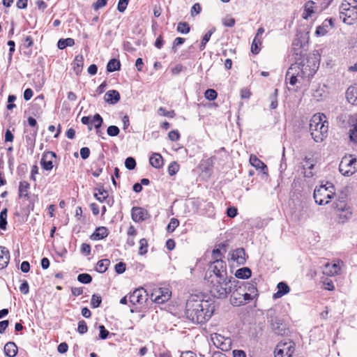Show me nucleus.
Here are the masks:
<instances>
[{
    "label": "nucleus",
    "instance_id": "f257e3e1",
    "mask_svg": "<svg viewBox=\"0 0 357 357\" xmlns=\"http://www.w3.org/2000/svg\"><path fill=\"white\" fill-rule=\"evenodd\" d=\"M215 311L214 302L192 295L185 305L186 317L193 323L202 324L208 321Z\"/></svg>",
    "mask_w": 357,
    "mask_h": 357
},
{
    "label": "nucleus",
    "instance_id": "f03ea898",
    "mask_svg": "<svg viewBox=\"0 0 357 357\" xmlns=\"http://www.w3.org/2000/svg\"><path fill=\"white\" fill-rule=\"evenodd\" d=\"M328 123L324 114L317 113L312 116L310 121V131L316 142H321L327 137Z\"/></svg>",
    "mask_w": 357,
    "mask_h": 357
},
{
    "label": "nucleus",
    "instance_id": "7ed1b4c3",
    "mask_svg": "<svg viewBox=\"0 0 357 357\" xmlns=\"http://www.w3.org/2000/svg\"><path fill=\"white\" fill-rule=\"evenodd\" d=\"M210 293L212 296L217 298H225L231 292V283L228 278L218 280V278H210Z\"/></svg>",
    "mask_w": 357,
    "mask_h": 357
},
{
    "label": "nucleus",
    "instance_id": "20e7f679",
    "mask_svg": "<svg viewBox=\"0 0 357 357\" xmlns=\"http://www.w3.org/2000/svg\"><path fill=\"white\" fill-rule=\"evenodd\" d=\"M340 17L351 24L357 19V0H344L340 6Z\"/></svg>",
    "mask_w": 357,
    "mask_h": 357
},
{
    "label": "nucleus",
    "instance_id": "39448f33",
    "mask_svg": "<svg viewBox=\"0 0 357 357\" xmlns=\"http://www.w3.org/2000/svg\"><path fill=\"white\" fill-rule=\"evenodd\" d=\"M334 194V186L331 183H327L324 185H321L318 188H315L314 191V198L315 202L319 205H325L329 203Z\"/></svg>",
    "mask_w": 357,
    "mask_h": 357
},
{
    "label": "nucleus",
    "instance_id": "423d86ee",
    "mask_svg": "<svg viewBox=\"0 0 357 357\" xmlns=\"http://www.w3.org/2000/svg\"><path fill=\"white\" fill-rule=\"evenodd\" d=\"M301 66L299 63L292 64L288 69L286 74V79H289L291 85H295L296 83L307 82L306 76H303L301 71Z\"/></svg>",
    "mask_w": 357,
    "mask_h": 357
},
{
    "label": "nucleus",
    "instance_id": "0eeeda50",
    "mask_svg": "<svg viewBox=\"0 0 357 357\" xmlns=\"http://www.w3.org/2000/svg\"><path fill=\"white\" fill-rule=\"evenodd\" d=\"M356 162V158L351 155L343 157L339 165L340 172L346 176L353 175L357 170Z\"/></svg>",
    "mask_w": 357,
    "mask_h": 357
},
{
    "label": "nucleus",
    "instance_id": "6e6552de",
    "mask_svg": "<svg viewBox=\"0 0 357 357\" xmlns=\"http://www.w3.org/2000/svg\"><path fill=\"white\" fill-rule=\"evenodd\" d=\"M295 351V344L290 340L280 342L275 349V357H291Z\"/></svg>",
    "mask_w": 357,
    "mask_h": 357
},
{
    "label": "nucleus",
    "instance_id": "1a4fd4ad",
    "mask_svg": "<svg viewBox=\"0 0 357 357\" xmlns=\"http://www.w3.org/2000/svg\"><path fill=\"white\" fill-rule=\"evenodd\" d=\"M245 288H242L240 285L233 291L230 301L234 306H241L251 301L250 294L245 291Z\"/></svg>",
    "mask_w": 357,
    "mask_h": 357
},
{
    "label": "nucleus",
    "instance_id": "9d476101",
    "mask_svg": "<svg viewBox=\"0 0 357 357\" xmlns=\"http://www.w3.org/2000/svg\"><path fill=\"white\" fill-rule=\"evenodd\" d=\"M209 271L213 273V275H210L209 278H218V280H224L227 277L226 263L223 260H216L212 262L209 266Z\"/></svg>",
    "mask_w": 357,
    "mask_h": 357
},
{
    "label": "nucleus",
    "instance_id": "9b49d317",
    "mask_svg": "<svg viewBox=\"0 0 357 357\" xmlns=\"http://www.w3.org/2000/svg\"><path fill=\"white\" fill-rule=\"evenodd\" d=\"M333 205L336 211L338 212L337 216L339 222L344 223L351 218L352 212L344 202L340 201L335 203Z\"/></svg>",
    "mask_w": 357,
    "mask_h": 357
},
{
    "label": "nucleus",
    "instance_id": "f8f14e48",
    "mask_svg": "<svg viewBox=\"0 0 357 357\" xmlns=\"http://www.w3.org/2000/svg\"><path fill=\"white\" fill-rule=\"evenodd\" d=\"M301 66V73L303 76H306L307 82H309L311 77L316 73L318 69V65L315 63L314 61L307 59L305 63H299Z\"/></svg>",
    "mask_w": 357,
    "mask_h": 357
},
{
    "label": "nucleus",
    "instance_id": "ddd939ff",
    "mask_svg": "<svg viewBox=\"0 0 357 357\" xmlns=\"http://www.w3.org/2000/svg\"><path fill=\"white\" fill-rule=\"evenodd\" d=\"M148 294L144 288L136 289L129 294V301L132 305L142 304L147 300Z\"/></svg>",
    "mask_w": 357,
    "mask_h": 357
},
{
    "label": "nucleus",
    "instance_id": "4468645a",
    "mask_svg": "<svg viewBox=\"0 0 357 357\" xmlns=\"http://www.w3.org/2000/svg\"><path fill=\"white\" fill-rule=\"evenodd\" d=\"M171 297V292L168 289L160 288L151 294V299L154 302L162 304L167 301Z\"/></svg>",
    "mask_w": 357,
    "mask_h": 357
},
{
    "label": "nucleus",
    "instance_id": "2eb2a0df",
    "mask_svg": "<svg viewBox=\"0 0 357 357\" xmlns=\"http://www.w3.org/2000/svg\"><path fill=\"white\" fill-rule=\"evenodd\" d=\"M56 155L54 152L46 151L43 153L40 165L43 169L50 171L53 168L52 160L56 158Z\"/></svg>",
    "mask_w": 357,
    "mask_h": 357
},
{
    "label": "nucleus",
    "instance_id": "dca6fc26",
    "mask_svg": "<svg viewBox=\"0 0 357 357\" xmlns=\"http://www.w3.org/2000/svg\"><path fill=\"white\" fill-rule=\"evenodd\" d=\"M132 219L135 222L145 220L148 218V212L141 207H133L131 210Z\"/></svg>",
    "mask_w": 357,
    "mask_h": 357
},
{
    "label": "nucleus",
    "instance_id": "f3484780",
    "mask_svg": "<svg viewBox=\"0 0 357 357\" xmlns=\"http://www.w3.org/2000/svg\"><path fill=\"white\" fill-rule=\"evenodd\" d=\"M231 259L240 265L246 261V254L243 248H237L231 253Z\"/></svg>",
    "mask_w": 357,
    "mask_h": 357
},
{
    "label": "nucleus",
    "instance_id": "a211bd4d",
    "mask_svg": "<svg viewBox=\"0 0 357 357\" xmlns=\"http://www.w3.org/2000/svg\"><path fill=\"white\" fill-rule=\"evenodd\" d=\"M269 322H270L271 328H272L273 331L275 332V333H276L278 335L283 334V333L284 331V328L283 327H282V322L281 319H280L275 317H271Z\"/></svg>",
    "mask_w": 357,
    "mask_h": 357
},
{
    "label": "nucleus",
    "instance_id": "6ab92c4d",
    "mask_svg": "<svg viewBox=\"0 0 357 357\" xmlns=\"http://www.w3.org/2000/svg\"><path fill=\"white\" fill-rule=\"evenodd\" d=\"M119 93L116 90L108 91L104 96L105 101L110 105H114L120 100Z\"/></svg>",
    "mask_w": 357,
    "mask_h": 357
},
{
    "label": "nucleus",
    "instance_id": "aec40b11",
    "mask_svg": "<svg viewBox=\"0 0 357 357\" xmlns=\"http://www.w3.org/2000/svg\"><path fill=\"white\" fill-rule=\"evenodd\" d=\"M347 101L352 105H357V84L350 86L346 91Z\"/></svg>",
    "mask_w": 357,
    "mask_h": 357
},
{
    "label": "nucleus",
    "instance_id": "412c9836",
    "mask_svg": "<svg viewBox=\"0 0 357 357\" xmlns=\"http://www.w3.org/2000/svg\"><path fill=\"white\" fill-rule=\"evenodd\" d=\"M10 261L9 250L3 246H0V269L6 268Z\"/></svg>",
    "mask_w": 357,
    "mask_h": 357
},
{
    "label": "nucleus",
    "instance_id": "4be33fe9",
    "mask_svg": "<svg viewBox=\"0 0 357 357\" xmlns=\"http://www.w3.org/2000/svg\"><path fill=\"white\" fill-rule=\"evenodd\" d=\"M109 234L108 230L105 227H99L96 228L95 231L90 236L92 241H98L103 239Z\"/></svg>",
    "mask_w": 357,
    "mask_h": 357
},
{
    "label": "nucleus",
    "instance_id": "5701e85b",
    "mask_svg": "<svg viewBox=\"0 0 357 357\" xmlns=\"http://www.w3.org/2000/svg\"><path fill=\"white\" fill-rule=\"evenodd\" d=\"M324 274L329 276H333L340 273V266L337 264H326L323 271Z\"/></svg>",
    "mask_w": 357,
    "mask_h": 357
},
{
    "label": "nucleus",
    "instance_id": "b1692460",
    "mask_svg": "<svg viewBox=\"0 0 357 357\" xmlns=\"http://www.w3.org/2000/svg\"><path fill=\"white\" fill-rule=\"evenodd\" d=\"M242 288H245V291L248 294H250L251 300H254L258 295L257 289L255 284L250 283L248 282H243L240 285Z\"/></svg>",
    "mask_w": 357,
    "mask_h": 357
},
{
    "label": "nucleus",
    "instance_id": "393cba45",
    "mask_svg": "<svg viewBox=\"0 0 357 357\" xmlns=\"http://www.w3.org/2000/svg\"><path fill=\"white\" fill-rule=\"evenodd\" d=\"M150 164L156 169H160L163 165V158L160 153H154L149 158Z\"/></svg>",
    "mask_w": 357,
    "mask_h": 357
},
{
    "label": "nucleus",
    "instance_id": "a878e982",
    "mask_svg": "<svg viewBox=\"0 0 357 357\" xmlns=\"http://www.w3.org/2000/svg\"><path fill=\"white\" fill-rule=\"evenodd\" d=\"M224 337L218 335L217 333H215L211 335V340L213 342V344L218 348H220L221 350H227L228 345H227V343L223 342Z\"/></svg>",
    "mask_w": 357,
    "mask_h": 357
},
{
    "label": "nucleus",
    "instance_id": "bb28decb",
    "mask_svg": "<svg viewBox=\"0 0 357 357\" xmlns=\"http://www.w3.org/2000/svg\"><path fill=\"white\" fill-rule=\"evenodd\" d=\"M278 291L274 294L273 297L275 298H280L284 295L288 294L290 291V289L287 283L284 282H280L277 285Z\"/></svg>",
    "mask_w": 357,
    "mask_h": 357
},
{
    "label": "nucleus",
    "instance_id": "cd10ccee",
    "mask_svg": "<svg viewBox=\"0 0 357 357\" xmlns=\"http://www.w3.org/2000/svg\"><path fill=\"white\" fill-rule=\"evenodd\" d=\"M84 66V57L82 54L77 55L73 61V70L76 75H79Z\"/></svg>",
    "mask_w": 357,
    "mask_h": 357
},
{
    "label": "nucleus",
    "instance_id": "c85d7f7f",
    "mask_svg": "<svg viewBox=\"0 0 357 357\" xmlns=\"http://www.w3.org/2000/svg\"><path fill=\"white\" fill-rule=\"evenodd\" d=\"M30 188V184L26 181H20L19 185V197L22 198L24 197L26 199H29V190Z\"/></svg>",
    "mask_w": 357,
    "mask_h": 357
},
{
    "label": "nucleus",
    "instance_id": "c756f323",
    "mask_svg": "<svg viewBox=\"0 0 357 357\" xmlns=\"http://www.w3.org/2000/svg\"><path fill=\"white\" fill-rule=\"evenodd\" d=\"M4 352L8 357H14L17 353V347L14 342H8L4 346Z\"/></svg>",
    "mask_w": 357,
    "mask_h": 357
},
{
    "label": "nucleus",
    "instance_id": "7c9ffc66",
    "mask_svg": "<svg viewBox=\"0 0 357 357\" xmlns=\"http://www.w3.org/2000/svg\"><path fill=\"white\" fill-rule=\"evenodd\" d=\"M314 2L313 1H308L305 3L304 6V12L303 13V17L305 20H307L309 17L312 15L314 13Z\"/></svg>",
    "mask_w": 357,
    "mask_h": 357
},
{
    "label": "nucleus",
    "instance_id": "2f4dec72",
    "mask_svg": "<svg viewBox=\"0 0 357 357\" xmlns=\"http://www.w3.org/2000/svg\"><path fill=\"white\" fill-rule=\"evenodd\" d=\"M251 275V270L248 267L241 268L238 269L235 273L236 277L241 279L249 278Z\"/></svg>",
    "mask_w": 357,
    "mask_h": 357
},
{
    "label": "nucleus",
    "instance_id": "473e14b6",
    "mask_svg": "<svg viewBox=\"0 0 357 357\" xmlns=\"http://www.w3.org/2000/svg\"><path fill=\"white\" fill-rule=\"evenodd\" d=\"M325 86H319L313 91L312 96L316 100L319 101L326 96Z\"/></svg>",
    "mask_w": 357,
    "mask_h": 357
},
{
    "label": "nucleus",
    "instance_id": "72a5a7b5",
    "mask_svg": "<svg viewBox=\"0 0 357 357\" xmlns=\"http://www.w3.org/2000/svg\"><path fill=\"white\" fill-rule=\"evenodd\" d=\"M110 264V261L107 259H101L98 261L96 266V270L100 273H105Z\"/></svg>",
    "mask_w": 357,
    "mask_h": 357
},
{
    "label": "nucleus",
    "instance_id": "f704fd0d",
    "mask_svg": "<svg viewBox=\"0 0 357 357\" xmlns=\"http://www.w3.org/2000/svg\"><path fill=\"white\" fill-rule=\"evenodd\" d=\"M75 45V40L73 38H61L58 41L57 47L60 50H63L66 47H72Z\"/></svg>",
    "mask_w": 357,
    "mask_h": 357
},
{
    "label": "nucleus",
    "instance_id": "c9c22d12",
    "mask_svg": "<svg viewBox=\"0 0 357 357\" xmlns=\"http://www.w3.org/2000/svg\"><path fill=\"white\" fill-rule=\"evenodd\" d=\"M250 164L256 169H266V165L260 160L256 155H251L250 157Z\"/></svg>",
    "mask_w": 357,
    "mask_h": 357
},
{
    "label": "nucleus",
    "instance_id": "e433bc0d",
    "mask_svg": "<svg viewBox=\"0 0 357 357\" xmlns=\"http://www.w3.org/2000/svg\"><path fill=\"white\" fill-rule=\"evenodd\" d=\"M120 67V61L116 59H112L107 65V70L110 73L114 72L119 70Z\"/></svg>",
    "mask_w": 357,
    "mask_h": 357
},
{
    "label": "nucleus",
    "instance_id": "4c0bfd02",
    "mask_svg": "<svg viewBox=\"0 0 357 357\" xmlns=\"http://www.w3.org/2000/svg\"><path fill=\"white\" fill-rule=\"evenodd\" d=\"M96 191L97 192L94 193V197L100 202H102L108 196L107 191L102 188L96 189Z\"/></svg>",
    "mask_w": 357,
    "mask_h": 357
},
{
    "label": "nucleus",
    "instance_id": "58836bf2",
    "mask_svg": "<svg viewBox=\"0 0 357 357\" xmlns=\"http://www.w3.org/2000/svg\"><path fill=\"white\" fill-rule=\"evenodd\" d=\"M7 213L8 209L6 208H3L0 213V229L3 230L6 229Z\"/></svg>",
    "mask_w": 357,
    "mask_h": 357
},
{
    "label": "nucleus",
    "instance_id": "ea45409f",
    "mask_svg": "<svg viewBox=\"0 0 357 357\" xmlns=\"http://www.w3.org/2000/svg\"><path fill=\"white\" fill-rule=\"evenodd\" d=\"M261 45V38L255 37L252 45H251V52L254 54H257L260 51L259 46Z\"/></svg>",
    "mask_w": 357,
    "mask_h": 357
},
{
    "label": "nucleus",
    "instance_id": "a19ab883",
    "mask_svg": "<svg viewBox=\"0 0 357 357\" xmlns=\"http://www.w3.org/2000/svg\"><path fill=\"white\" fill-rule=\"evenodd\" d=\"M102 118L99 114H96L93 117V122L94 123V127L96 130V133L99 134V128L101 127L102 123Z\"/></svg>",
    "mask_w": 357,
    "mask_h": 357
},
{
    "label": "nucleus",
    "instance_id": "79ce46f5",
    "mask_svg": "<svg viewBox=\"0 0 357 357\" xmlns=\"http://www.w3.org/2000/svg\"><path fill=\"white\" fill-rule=\"evenodd\" d=\"M36 133L37 130L34 131V132L31 135L26 136V142L27 146L32 149L35 146Z\"/></svg>",
    "mask_w": 357,
    "mask_h": 357
},
{
    "label": "nucleus",
    "instance_id": "37998d69",
    "mask_svg": "<svg viewBox=\"0 0 357 357\" xmlns=\"http://www.w3.org/2000/svg\"><path fill=\"white\" fill-rule=\"evenodd\" d=\"M177 31L181 33L186 34L190 32V26L187 22H179L177 25Z\"/></svg>",
    "mask_w": 357,
    "mask_h": 357
},
{
    "label": "nucleus",
    "instance_id": "c03bdc74",
    "mask_svg": "<svg viewBox=\"0 0 357 357\" xmlns=\"http://www.w3.org/2000/svg\"><path fill=\"white\" fill-rule=\"evenodd\" d=\"M77 280L83 284H89L92 281V277L88 273H81L78 275Z\"/></svg>",
    "mask_w": 357,
    "mask_h": 357
},
{
    "label": "nucleus",
    "instance_id": "a18cd8bd",
    "mask_svg": "<svg viewBox=\"0 0 357 357\" xmlns=\"http://www.w3.org/2000/svg\"><path fill=\"white\" fill-rule=\"evenodd\" d=\"M179 170V165L176 162H172L168 167V173L170 176L175 175Z\"/></svg>",
    "mask_w": 357,
    "mask_h": 357
},
{
    "label": "nucleus",
    "instance_id": "49530a36",
    "mask_svg": "<svg viewBox=\"0 0 357 357\" xmlns=\"http://www.w3.org/2000/svg\"><path fill=\"white\" fill-rule=\"evenodd\" d=\"M102 302V298L100 296L97 294H93L91 297V306L93 308H97L100 306Z\"/></svg>",
    "mask_w": 357,
    "mask_h": 357
},
{
    "label": "nucleus",
    "instance_id": "de8ad7c7",
    "mask_svg": "<svg viewBox=\"0 0 357 357\" xmlns=\"http://www.w3.org/2000/svg\"><path fill=\"white\" fill-rule=\"evenodd\" d=\"M204 96L208 100H214L218 96V93L214 89H207L204 93Z\"/></svg>",
    "mask_w": 357,
    "mask_h": 357
},
{
    "label": "nucleus",
    "instance_id": "09e8293b",
    "mask_svg": "<svg viewBox=\"0 0 357 357\" xmlns=\"http://www.w3.org/2000/svg\"><path fill=\"white\" fill-rule=\"evenodd\" d=\"M125 167L129 169L132 170L136 167V161L132 157H128L125 160Z\"/></svg>",
    "mask_w": 357,
    "mask_h": 357
},
{
    "label": "nucleus",
    "instance_id": "8fccbe9b",
    "mask_svg": "<svg viewBox=\"0 0 357 357\" xmlns=\"http://www.w3.org/2000/svg\"><path fill=\"white\" fill-rule=\"evenodd\" d=\"M139 254L143 255L147 252L148 243L146 239L142 238L139 241Z\"/></svg>",
    "mask_w": 357,
    "mask_h": 357
},
{
    "label": "nucleus",
    "instance_id": "3c124183",
    "mask_svg": "<svg viewBox=\"0 0 357 357\" xmlns=\"http://www.w3.org/2000/svg\"><path fill=\"white\" fill-rule=\"evenodd\" d=\"M179 225V221L176 218H172L167 225V229L169 232H173Z\"/></svg>",
    "mask_w": 357,
    "mask_h": 357
},
{
    "label": "nucleus",
    "instance_id": "603ef678",
    "mask_svg": "<svg viewBox=\"0 0 357 357\" xmlns=\"http://www.w3.org/2000/svg\"><path fill=\"white\" fill-rule=\"evenodd\" d=\"M107 135L111 137L117 136L119 132V128L116 126H109L107 130Z\"/></svg>",
    "mask_w": 357,
    "mask_h": 357
},
{
    "label": "nucleus",
    "instance_id": "864d4df0",
    "mask_svg": "<svg viewBox=\"0 0 357 357\" xmlns=\"http://www.w3.org/2000/svg\"><path fill=\"white\" fill-rule=\"evenodd\" d=\"M88 327L86 323L84 320H81L78 322L77 331L80 334H84L87 332Z\"/></svg>",
    "mask_w": 357,
    "mask_h": 357
},
{
    "label": "nucleus",
    "instance_id": "5fc2aeb1",
    "mask_svg": "<svg viewBox=\"0 0 357 357\" xmlns=\"http://www.w3.org/2000/svg\"><path fill=\"white\" fill-rule=\"evenodd\" d=\"M108 0H98L95 3H93L92 8L94 10H98L102 7L105 6Z\"/></svg>",
    "mask_w": 357,
    "mask_h": 357
},
{
    "label": "nucleus",
    "instance_id": "6e6d98bb",
    "mask_svg": "<svg viewBox=\"0 0 357 357\" xmlns=\"http://www.w3.org/2000/svg\"><path fill=\"white\" fill-rule=\"evenodd\" d=\"M100 333H99V337L101 340H105L107 338L109 333V331L105 328V327L103 325H100L99 326Z\"/></svg>",
    "mask_w": 357,
    "mask_h": 357
},
{
    "label": "nucleus",
    "instance_id": "4d7b16f0",
    "mask_svg": "<svg viewBox=\"0 0 357 357\" xmlns=\"http://www.w3.org/2000/svg\"><path fill=\"white\" fill-rule=\"evenodd\" d=\"M129 0H119L118 3L117 9L119 12L123 13L128 4Z\"/></svg>",
    "mask_w": 357,
    "mask_h": 357
},
{
    "label": "nucleus",
    "instance_id": "13d9d810",
    "mask_svg": "<svg viewBox=\"0 0 357 357\" xmlns=\"http://www.w3.org/2000/svg\"><path fill=\"white\" fill-rule=\"evenodd\" d=\"M169 139L172 142H176L179 139L180 134L178 130H172L168 134Z\"/></svg>",
    "mask_w": 357,
    "mask_h": 357
},
{
    "label": "nucleus",
    "instance_id": "bf43d9fd",
    "mask_svg": "<svg viewBox=\"0 0 357 357\" xmlns=\"http://www.w3.org/2000/svg\"><path fill=\"white\" fill-rule=\"evenodd\" d=\"M91 171L92 175L94 177H98L102 172V167L101 165L96 164L94 168L91 169Z\"/></svg>",
    "mask_w": 357,
    "mask_h": 357
},
{
    "label": "nucleus",
    "instance_id": "052dcab7",
    "mask_svg": "<svg viewBox=\"0 0 357 357\" xmlns=\"http://www.w3.org/2000/svg\"><path fill=\"white\" fill-rule=\"evenodd\" d=\"M277 95H278V89H275L273 95L271 97V102L270 107L273 109L277 108V107H278Z\"/></svg>",
    "mask_w": 357,
    "mask_h": 357
},
{
    "label": "nucleus",
    "instance_id": "680f3d73",
    "mask_svg": "<svg viewBox=\"0 0 357 357\" xmlns=\"http://www.w3.org/2000/svg\"><path fill=\"white\" fill-rule=\"evenodd\" d=\"M222 24L227 27H232L235 24V20L232 17H225L222 20Z\"/></svg>",
    "mask_w": 357,
    "mask_h": 357
},
{
    "label": "nucleus",
    "instance_id": "e2e57ef3",
    "mask_svg": "<svg viewBox=\"0 0 357 357\" xmlns=\"http://www.w3.org/2000/svg\"><path fill=\"white\" fill-rule=\"evenodd\" d=\"M184 42L185 38L181 37L176 38L173 42L172 50L174 51V52H176V47L182 45L183 43H184Z\"/></svg>",
    "mask_w": 357,
    "mask_h": 357
},
{
    "label": "nucleus",
    "instance_id": "0e129e2a",
    "mask_svg": "<svg viewBox=\"0 0 357 357\" xmlns=\"http://www.w3.org/2000/svg\"><path fill=\"white\" fill-rule=\"evenodd\" d=\"M126 271V264L123 262H119L115 265V271L121 274L124 273Z\"/></svg>",
    "mask_w": 357,
    "mask_h": 357
},
{
    "label": "nucleus",
    "instance_id": "69168bd1",
    "mask_svg": "<svg viewBox=\"0 0 357 357\" xmlns=\"http://www.w3.org/2000/svg\"><path fill=\"white\" fill-rule=\"evenodd\" d=\"M90 155V150L88 147H83L80 149L81 158L84 160L87 159Z\"/></svg>",
    "mask_w": 357,
    "mask_h": 357
},
{
    "label": "nucleus",
    "instance_id": "338daca9",
    "mask_svg": "<svg viewBox=\"0 0 357 357\" xmlns=\"http://www.w3.org/2000/svg\"><path fill=\"white\" fill-rule=\"evenodd\" d=\"M81 252L85 255H89L91 254V245L87 243H82L81 245Z\"/></svg>",
    "mask_w": 357,
    "mask_h": 357
},
{
    "label": "nucleus",
    "instance_id": "774afa93",
    "mask_svg": "<svg viewBox=\"0 0 357 357\" xmlns=\"http://www.w3.org/2000/svg\"><path fill=\"white\" fill-rule=\"evenodd\" d=\"M20 291L24 294H27L29 293V287L28 282L26 280L21 284L20 287Z\"/></svg>",
    "mask_w": 357,
    "mask_h": 357
}]
</instances>
